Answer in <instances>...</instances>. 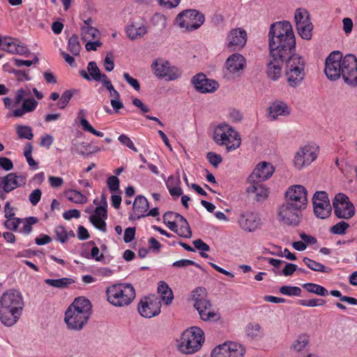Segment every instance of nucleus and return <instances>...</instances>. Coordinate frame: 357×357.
Segmentation results:
<instances>
[{
    "label": "nucleus",
    "mask_w": 357,
    "mask_h": 357,
    "mask_svg": "<svg viewBox=\"0 0 357 357\" xmlns=\"http://www.w3.org/2000/svg\"><path fill=\"white\" fill-rule=\"evenodd\" d=\"M268 37L270 54L267 75L271 79L278 80L281 76L284 63L290 56L291 50L296 48V38L292 26L288 21L272 24Z\"/></svg>",
    "instance_id": "f257e3e1"
},
{
    "label": "nucleus",
    "mask_w": 357,
    "mask_h": 357,
    "mask_svg": "<svg viewBox=\"0 0 357 357\" xmlns=\"http://www.w3.org/2000/svg\"><path fill=\"white\" fill-rule=\"evenodd\" d=\"M24 306L20 292L10 289L0 299V320L7 326L14 325L21 316Z\"/></svg>",
    "instance_id": "f03ea898"
},
{
    "label": "nucleus",
    "mask_w": 357,
    "mask_h": 357,
    "mask_svg": "<svg viewBox=\"0 0 357 357\" xmlns=\"http://www.w3.org/2000/svg\"><path fill=\"white\" fill-rule=\"evenodd\" d=\"M91 313L90 301L84 297H78L67 308L64 320L68 328L80 331L87 324Z\"/></svg>",
    "instance_id": "7ed1b4c3"
},
{
    "label": "nucleus",
    "mask_w": 357,
    "mask_h": 357,
    "mask_svg": "<svg viewBox=\"0 0 357 357\" xmlns=\"http://www.w3.org/2000/svg\"><path fill=\"white\" fill-rule=\"evenodd\" d=\"M107 301L115 307L129 305L135 298V289L130 284L119 283L108 287L106 289Z\"/></svg>",
    "instance_id": "20e7f679"
},
{
    "label": "nucleus",
    "mask_w": 357,
    "mask_h": 357,
    "mask_svg": "<svg viewBox=\"0 0 357 357\" xmlns=\"http://www.w3.org/2000/svg\"><path fill=\"white\" fill-rule=\"evenodd\" d=\"M295 49L291 50L290 56L287 58L285 76L288 84L293 88L300 86L305 77V61L298 54Z\"/></svg>",
    "instance_id": "39448f33"
},
{
    "label": "nucleus",
    "mask_w": 357,
    "mask_h": 357,
    "mask_svg": "<svg viewBox=\"0 0 357 357\" xmlns=\"http://www.w3.org/2000/svg\"><path fill=\"white\" fill-rule=\"evenodd\" d=\"M213 138L218 145L225 146L227 152L237 149L241 144L238 132L227 123H221L215 128Z\"/></svg>",
    "instance_id": "423d86ee"
},
{
    "label": "nucleus",
    "mask_w": 357,
    "mask_h": 357,
    "mask_svg": "<svg viewBox=\"0 0 357 357\" xmlns=\"http://www.w3.org/2000/svg\"><path fill=\"white\" fill-rule=\"evenodd\" d=\"M204 339V331L200 328L190 327L182 333L178 349L183 354H194L201 348Z\"/></svg>",
    "instance_id": "0eeeda50"
},
{
    "label": "nucleus",
    "mask_w": 357,
    "mask_h": 357,
    "mask_svg": "<svg viewBox=\"0 0 357 357\" xmlns=\"http://www.w3.org/2000/svg\"><path fill=\"white\" fill-rule=\"evenodd\" d=\"M205 20L204 15L196 10H186L179 13L176 24L185 31H192L199 29Z\"/></svg>",
    "instance_id": "6e6552de"
},
{
    "label": "nucleus",
    "mask_w": 357,
    "mask_h": 357,
    "mask_svg": "<svg viewBox=\"0 0 357 357\" xmlns=\"http://www.w3.org/2000/svg\"><path fill=\"white\" fill-rule=\"evenodd\" d=\"M319 147L314 144H306L295 153L293 164L298 169H303L314 161L318 155Z\"/></svg>",
    "instance_id": "1a4fd4ad"
},
{
    "label": "nucleus",
    "mask_w": 357,
    "mask_h": 357,
    "mask_svg": "<svg viewBox=\"0 0 357 357\" xmlns=\"http://www.w3.org/2000/svg\"><path fill=\"white\" fill-rule=\"evenodd\" d=\"M285 202L296 208L304 210L307 205V191L301 185H295L288 188L285 193Z\"/></svg>",
    "instance_id": "9d476101"
},
{
    "label": "nucleus",
    "mask_w": 357,
    "mask_h": 357,
    "mask_svg": "<svg viewBox=\"0 0 357 357\" xmlns=\"http://www.w3.org/2000/svg\"><path fill=\"white\" fill-rule=\"evenodd\" d=\"M341 76L346 84L357 86V58L354 54L342 57Z\"/></svg>",
    "instance_id": "9b49d317"
},
{
    "label": "nucleus",
    "mask_w": 357,
    "mask_h": 357,
    "mask_svg": "<svg viewBox=\"0 0 357 357\" xmlns=\"http://www.w3.org/2000/svg\"><path fill=\"white\" fill-rule=\"evenodd\" d=\"M137 310L144 318L150 319L158 316L161 312L160 299L154 295L145 296L139 303Z\"/></svg>",
    "instance_id": "f8f14e48"
},
{
    "label": "nucleus",
    "mask_w": 357,
    "mask_h": 357,
    "mask_svg": "<svg viewBox=\"0 0 357 357\" xmlns=\"http://www.w3.org/2000/svg\"><path fill=\"white\" fill-rule=\"evenodd\" d=\"M151 68L156 77L160 79H165L167 81L177 79L182 75V72L178 68L172 66L167 61H155L151 64Z\"/></svg>",
    "instance_id": "ddd939ff"
},
{
    "label": "nucleus",
    "mask_w": 357,
    "mask_h": 357,
    "mask_svg": "<svg viewBox=\"0 0 357 357\" xmlns=\"http://www.w3.org/2000/svg\"><path fill=\"white\" fill-rule=\"evenodd\" d=\"M294 19L299 36L303 39L310 40L312 37L313 26L308 11L304 8L296 9Z\"/></svg>",
    "instance_id": "4468645a"
},
{
    "label": "nucleus",
    "mask_w": 357,
    "mask_h": 357,
    "mask_svg": "<svg viewBox=\"0 0 357 357\" xmlns=\"http://www.w3.org/2000/svg\"><path fill=\"white\" fill-rule=\"evenodd\" d=\"M245 348L236 342H227L215 347L211 352V357H243Z\"/></svg>",
    "instance_id": "2eb2a0df"
},
{
    "label": "nucleus",
    "mask_w": 357,
    "mask_h": 357,
    "mask_svg": "<svg viewBox=\"0 0 357 357\" xmlns=\"http://www.w3.org/2000/svg\"><path fill=\"white\" fill-rule=\"evenodd\" d=\"M342 57L340 51H333L326 58L324 72L329 79L336 80L341 77Z\"/></svg>",
    "instance_id": "dca6fc26"
},
{
    "label": "nucleus",
    "mask_w": 357,
    "mask_h": 357,
    "mask_svg": "<svg viewBox=\"0 0 357 357\" xmlns=\"http://www.w3.org/2000/svg\"><path fill=\"white\" fill-rule=\"evenodd\" d=\"M333 205L335 214L339 218L349 219L355 214L353 204L344 194H337L333 201Z\"/></svg>",
    "instance_id": "f3484780"
},
{
    "label": "nucleus",
    "mask_w": 357,
    "mask_h": 357,
    "mask_svg": "<svg viewBox=\"0 0 357 357\" xmlns=\"http://www.w3.org/2000/svg\"><path fill=\"white\" fill-rule=\"evenodd\" d=\"M312 202L314 213L317 218L324 219L331 215L332 208L326 192H317L313 196Z\"/></svg>",
    "instance_id": "a211bd4d"
},
{
    "label": "nucleus",
    "mask_w": 357,
    "mask_h": 357,
    "mask_svg": "<svg viewBox=\"0 0 357 357\" xmlns=\"http://www.w3.org/2000/svg\"><path fill=\"white\" fill-rule=\"evenodd\" d=\"M301 211L302 210L285 202L278 209V219L285 225L297 226L300 222Z\"/></svg>",
    "instance_id": "6ab92c4d"
},
{
    "label": "nucleus",
    "mask_w": 357,
    "mask_h": 357,
    "mask_svg": "<svg viewBox=\"0 0 357 357\" xmlns=\"http://www.w3.org/2000/svg\"><path fill=\"white\" fill-rule=\"evenodd\" d=\"M248 34L243 28L232 29L227 36V46L232 51L241 50L246 44Z\"/></svg>",
    "instance_id": "aec40b11"
},
{
    "label": "nucleus",
    "mask_w": 357,
    "mask_h": 357,
    "mask_svg": "<svg viewBox=\"0 0 357 357\" xmlns=\"http://www.w3.org/2000/svg\"><path fill=\"white\" fill-rule=\"evenodd\" d=\"M191 83L197 91L202 93H213L215 91L219 86L216 81L208 79L203 73H198L193 76L191 79Z\"/></svg>",
    "instance_id": "412c9836"
},
{
    "label": "nucleus",
    "mask_w": 357,
    "mask_h": 357,
    "mask_svg": "<svg viewBox=\"0 0 357 357\" xmlns=\"http://www.w3.org/2000/svg\"><path fill=\"white\" fill-rule=\"evenodd\" d=\"M238 222L242 229L252 232L259 227L261 220L258 214L246 211L240 215Z\"/></svg>",
    "instance_id": "4be33fe9"
},
{
    "label": "nucleus",
    "mask_w": 357,
    "mask_h": 357,
    "mask_svg": "<svg viewBox=\"0 0 357 357\" xmlns=\"http://www.w3.org/2000/svg\"><path fill=\"white\" fill-rule=\"evenodd\" d=\"M26 183V176L17 175L15 173H9L1 178L2 189L6 193H9L17 188L24 186Z\"/></svg>",
    "instance_id": "5701e85b"
},
{
    "label": "nucleus",
    "mask_w": 357,
    "mask_h": 357,
    "mask_svg": "<svg viewBox=\"0 0 357 357\" xmlns=\"http://www.w3.org/2000/svg\"><path fill=\"white\" fill-rule=\"evenodd\" d=\"M275 171L274 167L269 162L259 163L248 178V181H264L269 178Z\"/></svg>",
    "instance_id": "b1692460"
},
{
    "label": "nucleus",
    "mask_w": 357,
    "mask_h": 357,
    "mask_svg": "<svg viewBox=\"0 0 357 357\" xmlns=\"http://www.w3.org/2000/svg\"><path fill=\"white\" fill-rule=\"evenodd\" d=\"M173 216H174V220L177 221L180 226L178 229L177 228L176 234L178 236L184 238L191 237L192 231L190 227L188 221L183 215L177 213L167 212L165 213L163 219H172Z\"/></svg>",
    "instance_id": "393cba45"
},
{
    "label": "nucleus",
    "mask_w": 357,
    "mask_h": 357,
    "mask_svg": "<svg viewBox=\"0 0 357 357\" xmlns=\"http://www.w3.org/2000/svg\"><path fill=\"white\" fill-rule=\"evenodd\" d=\"M195 309L198 311L200 318L203 321H209L215 319L218 315L211 310V304L205 298H196L194 303Z\"/></svg>",
    "instance_id": "a878e982"
},
{
    "label": "nucleus",
    "mask_w": 357,
    "mask_h": 357,
    "mask_svg": "<svg viewBox=\"0 0 357 357\" xmlns=\"http://www.w3.org/2000/svg\"><path fill=\"white\" fill-rule=\"evenodd\" d=\"M245 64V59L238 53H234L229 56L225 63L227 70L234 75L238 74Z\"/></svg>",
    "instance_id": "bb28decb"
},
{
    "label": "nucleus",
    "mask_w": 357,
    "mask_h": 357,
    "mask_svg": "<svg viewBox=\"0 0 357 357\" xmlns=\"http://www.w3.org/2000/svg\"><path fill=\"white\" fill-rule=\"evenodd\" d=\"M250 185L248 187L247 191L248 193H254L256 195V200L257 202L266 199L268 195V190L261 181H248Z\"/></svg>",
    "instance_id": "cd10ccee"
},
{
    "label": "nucleus",
    "mask_w": 357,
    "mask_h": 357,
    "mask_svg": "<svg viewBox=\"0 0 357 357\" xmlns=\"http://www.w3.org/2000/svg\"><path fill=\"white\" fill-rule=\"evenodd\" d=\"M38 103L33 98H25L20 108L15 109L13 112V116L16 118L22 116L25 113L33 112Z\"/></svg>",
    "instance_id": "c85d7f7f"
},
{
    "label": "nucleus",
    "mask_w": 357,
    "mask_h": 357,
    "mask_svg": "<svg viewBox=\"0 0 357 357\" xmlns=\"http://www.w3.org/2000/svg\"><path fill=\"white\" fill-rule=\"evenodd\" d=\"M149 207V202L146 197L142 195H137L135 197L133 203V211L137 219L146 216Z\"/></svg>",
    "instance_id": "c756f323"
},
{
    "label": "nucleus",
    "mask_w": 357,
    "mask_h": 357,
    "mask_svg": "<svg viewBox=\"0 0 357 357\" xmlns=\"http://www.w3.org/2000/svg\"><path fill=\"white\" fill-rule=\"evenodd\" d=\"M268 118L273 121L275 120L278 116H286L289 114L287 105L281 101L274 102L268 108Z\"/></svg>",
    "instance_id": "7c9ffc66"
},
{
    "label": "nucleus",
    "mask_w": 357,
    "mask_h": 357,
    "mask_svg": "<svg viewBox=\"0 0 357 357\" xmlns=\"http://www.w3.org/2000/svg\"><path fill=\"white\" fill-rule=\"evenodd\" d=\"M310 338L307 334H301L292 342L290 349L291 351L302 353L308 351Z\"/></svg>",
    "instance_id": "2f4dec72"
},
{
    "label": "nucleus",
    "mask_w": 357,
    "mask_h": 357,
    "mask_svg": "<svg viewBox=\"0 0 357 357\" xmlns=\"http://www.w3.org/2000/svg\"><path fill=\"white\" fill-rule=\"evenodd\" d=\"M89 74L85 70H80L79 75L85 79L91 81V79L97 80L100 77V71L95 61H90L87 66Z\"/></svg>",
    "instance_id": "473e14b6"
},
{
    "label": "nucleus",
    "mask_w": 357,
    "mask_h": 357,
    "mask_svg": "<svg viewBox=\"0 0 357 357\" xmlns=\"http://www.w3.org/2000/svg\"><path fill=\"white\" fill-rule=\"evenodd\" d=\"M45 282L51 287L59 289H64L75 283V280L70 278H62L59 279H46L45 280Z\"/></svg>",
    "instance_id": "72a5a7b5"
},
{
    "label": "nucleus",
    "mask_w": 357,
    "mask_h": 357,
    "mask_svg": "<svg viewBox=\"0 0 357 357\" xmlns=\"http://www.w3.org/2000/svg\"><path fill=\"white\" fill-rule=\"evenodd\" d=\"M100 36L99 30L92 26H82L81 28V37L84 41L100 38Z\"/></svg>",
    "instance_id": "f704fd0d"
},
{
    "label": "nucleus",
    "mask_w": 357,
    "mask_h": 357,
    "mask_svg": "<svg viewBox=\"0 0 357 357\" xmlns=\"http://www.w3.org/2000/svg\"><path fill=\"white\" fill-rule=\"evenodd\" d=\"M245 333L252 340L261 337L264 335L263 330L258 323H250L245 328Z\"/></svg>",
    "instance_id": "c9c22d12"
},
{
    "label": "nucleus",
    "mask_w": 357,
    "mask_h": 357,
    "mask_svg": "<svg viewBox=\"0 0 357 357\" xmlns=\"http://www.w3.org/2000/svg\"><path fill=\"white\" fill-rule=\"evenodd\" d=\"M65 195L68 199L75 204H85L87 202V197L80 192L75 190H68L65 192Z\"/></svg>",
    "instance_id": "e433bc0d"
},
{
    "label": "nucleus",
    "mask_w": 357,
    "mask_h": 357,
    "mask_svg": "<svg viewBox=\"0 0 357 357\" xmlns=\"http://www.w3.org/2000/svg\"><path fill=\"white\" fill-rule=\"evenodd\" d=\"M303 261L310 269L314 271L329 273L331 270V268L326 267L324 264L306 257L303 258Z\"/></svg>",
    "instance_id": "4c0bfd02"
},
{
    "label": "nucleus",
    "mask_w": 357,
    "mask_h": 357,
    "mask_svg": "<svg viewBox=\"0 0 357 357\" xmlns=\"http://www.w3.org/2000/svg\"><path fill=\"white\" fill-rule=\"evenodd\" d=\"M126 33L131 40H135L142 38L146 33V28L144 26L137 27L131 25L127 28Z\"/></svg>",
    "instance_id": "58836bf2"
},
{
    "label": "nucleus",
    "mask_w": 357,
    "mask_h": 357,
    "mask_svg": "<svg viewBox=\"0 0 357 357\" xmlns=\"http://www.w3.org/2000/svg\"><path fill=\"white\" fill-rule=\"evenodd\" d=\"M302 287L307 291L319 296H326L328 294V291L325 287L315 283H305Z\"/></svg>",
    "instance_id": "ea45409f"
},
{
    "label": "nucleus",
    "mask_w": 357,
    "mask_h": 357,
    "mask_svg": "<svg viewBox=\"0 0 357 357\" xmlns=\"http://www.w3.org/2000/svg\"><path fill=\"white\" fill-rule=\"evenodd\" d=\"M16 133L20 139L31 140L33 138V130L29 126L17 125Z\"/></svg>",
    "instance_id": "a19ab883"
},
{
    "label": "nucleus",
    "mask_w": 357,
    "mask_h": 357,
    "mask_svg": "<svg viewBox=\"0 0 357 357\" xmlns=\"http://www.w3.org/2000/svg\"><path fill=\"white\" fill-rule=\"evenodd\" d=\"M68 49L73 55L77 56L79 54L81 45L77 35L74 34L69 38Z\"/></svg>",
    "instance_id": "79ce46f5"
},
{
    "label": "nucleus",
    "mask_w": 357,
    "mask_h": 357,
    "mask_svg": "<svg viewBox=\"0 0 357 357\" xmlns=\"http://www.w3.org/2000/svg\"><path fill=\"white\" fill-rule=\"evenodd\" d=\"M280 292L289 296H300L301 295V289L298 287L284 285L280 288Z\"/></svg>",
    "instance_id": "37998d69"
},
{
    "label": "nucleus",
    "mask_w": 357,
    "mask_h": 357,
    "mask_svg": "<svg viewBox=\"0 0 357 357\" xmlns=\"http://www.w3.org/2000/svg\"><path fill=\"white\" fill-rule=\"evenodd\" d=\"M101 204L96 208L93 215H97L98 217L102 218L103 219H107V203L106 198L102 196L101 199Z\"/></svg>",
    "instance_id": "c03bdc74"
},
{
    "label": "nucleus",
    "mask_w": 357,
    "mask_h": 357,
    "mask_svg": "<svg viewBox=\"0 0 357 357\" xmlns=\"http://www.w3.org/2000/svg\"><path fill=\"white\" fill-rule=\"evenodd\" d=\"M105 220L106 219L98 217L97 215H91L89 217V220L93 224V225L103 232H106L107 231Z\"/></svg>",
    "instance_id": "a18cd8bd"
},
{
    "label": "nucleus",
    "mask_w": 357,
    "mask_h": 357,
    "mask_svg": "<svg viewBox=\"0 0 357 357\" xmlns=\"http://www.w3.org/2000/svg\"><path fill=\"white\" fill-rule=\"evenodd\" d=\"M349 227V225L344 222L341 221L331 228V231L334 234L342 235L345 234L346 230Z\"/></svg>",
    "instance_id": "49530a36"
},
{
    "label": "nucleus",
    "mask_w": 357,
    "mask_h": 357,
    "mask_svg": "<svg viewBox=\"0 0 357 357\" xmlns=\"http://www.w3.org/2000/svg\"><path fill=\"white\" fill-rule=\"evenodd\" d=\"M298 303L305 307H316L324 305L326 303V301L323 299L312 298L309 300H298Z\"/></svg>",
    "instance_id": "de8ad7c7"
},
{
    "label": "nucleus",
    "mask_w": 357,
    "mask_h": 357,
    "mask_svg": "<svg viewBox=\"0 0 357 357\" xmlns=\"http://www.w3.org/2000/svg\"><path fill=\"white\" fill-rule=\"evenodd\" d=\"M38 221L36 217H29L22 220L24 225L22 229V231L26 234H29L32 231V225L37 223Z\"/></svg>",
    "instance_id": "09e8293b"
},
{
    "label": "nucleus",
    "mask_w": 357,
    "mask_h": 357,
    "mask_svg": "<svg viewBox=\"0 0 357 357\" xmlns=\"http://www.w3.org/2000/svg\"><path fill=\"white\" fill-rule=\"evenodd\" d=\"M54 232L57 237V240L62 243H65L68 241V231L63 226L59 225L54 228Z\"/></svg>",
    "instance_id": "8fccbe9b"
},
{
    "label": "nucleus",
    "mask_w": 357,
    "mask_h": 357,
    "mask_svg": "<svg viewBox=\"0 0 357 357\" xmlns=\"http://www.w3.org/2000/svg\"><path fill=\"white\" fill-rule=\"evenodd\" d=\"M73 93L71 91L67 90L63 93L58 102L60 109H64L72 98Z\"/></svg>",
    "instance_id": "3c124183"
},
{
    "label": "nucleus",
    "mask_w": 357,
    "mask_h": 357,
    "mask_svg": "<svg viewBox=\"0 0 357 357\" xmlns=\"http://www.w3.org/2000/svg\"><path fill=\"white\" fill-rule=\"evenodd\" d=\"M7 220L4 222L6 229L15 231L22 220L19 218H6Z\"/></svg>",
    "instance_id": "603ef678"
},
{
    "label": "nucleus",
    "mask_w": 357,
    "mask_h": 357,
    "mask_svg": "<svg viewBox=\"0 0 357 357\" xmlns=\"http://www.w3.org/2000/svg\"><path fill=\"white\" fill-rule=\"evenodd\" d=\"M17 46V41L13 39H9V40L5 39L2 45V50L9 53L15 54Z\"/></svg>",
    "instance_id": "864d4df0"
},
{
    "label": "nucleus",
    "mask_w": 357,
    "mask_h": 357,
    "mask_svg": "<svg viewBox=\"0 0 357 357\" xmlns=\"http://www.w3.org/2000/svg\"><path fill=\"white\" fill-rule=\"evenodd\" d=\"M206 158L208 162L215 167H218V165L222 162L221 155L214 152H208L206 154Z\"/></svg>",
    "instance_id": "5fc2aeb1"
},
{
    "label": "nucleus",
    "mask_w": 357,
    "mask_h": 357,
    "mask_svg": "<svg viewBox=\"0 0 357 357\" xmlns=\"http://www.w3.org/2000/svg\"><path fill=\"white\" fill-rule=\"evenodd\" d=\"M107 184L111 192H115L119 189L120 181L118 177L110 176L107 178Z\"/></svg>",
    "instance_id": "6e6d98bb"
},
{
    "label": "nucleus",
    "mask_w": 357,
    "mask_h": 357,
    "mask_svg": "<svg viewBox=\"0 0 357 357\" xmlns=\"http://www.w3.org/2000/svg\"><path fill=\"white\" fill-rule=\"evenodd\" d=\"M123 76L126 82L132 86L135 90L137 91L140 90V84L137 79L131 77L128 73H123Z\"/></svg>",
    "instance_id": "4d7b16f0"
},
{
    "label": "nucleus",
    "mask_w": 357,
    "mask_h": 357,
    "mask_svg": "<svg viewBox=\"0 0 357 357\" xmlns=\"http://www.w3.org/2000/svg\"><path fill=\"white\" fill-rule=\"evenodd\" d=\"M119 141L123 145L126 146L128 148L134 151H137V148L135 147L132 141L126 135H121L119 138Z\"/></svg>",
    "instance_id": "13d9d810"
},
{
    "label": "nucleus",
    "mask_w": 357,
    "mask_h": 357,
    "mask_svg": "<svg viewBox=\"0 0 357 357\" xmlns=\"http://www.w3.org/2000/svg\"><path fill=\"white\" fill-rule=\"evenodd\" d=\"M41 196V190L40 189H35L29 195V200L33 206H36L40 202Z\"/></svg>",
    "instance_id": "bf43d9fd"
},
{
    "label": "nucleus",
    "mask_w": 357,
    "mask_h": 357,
    "mask_svg": "<svg viewBox=\"0 0 357 357\" xmlns=\"http://www.w3.org/2000/svg\"><path fill=\"white\" fill-rule=\"evenodd\" d=\"M135 227H128L124 231L123 234V241L125 243H128L131 242L135 236Z\"/></svg>",
    "instance_id": "052dcab7"
},
{
    "label": "nucleus",
    "mask_w": 357,
    "mask_h": 357,
    "mask_svg": "<svg viewBox=\"0 0 357 357\" xmlns=\"http://www.w3.org/2000/svg\"><path fill=\"white\" fill-rule=\"evenodd\" d=\"M92 40H89L86 41L85 48L87 51H95L102 45L99 38H96L94 41Z\"/></svg>",
    "instance_id": "680f3d73"
},
{
    "label": "nucleus",
    "mask_w": 357,
    "mask_h": 357,
    "mask_svg": "<svg viewBox=\"0 0 357 357\" xmlns=\"http://www.w3.org/2000/svg\"><path fill=\"white\" fill-rule=\"evenodd\" d=\"M104 67H105V69L107 72L112 71L114 68V63L113 61V55L111 52L107 53L105 56V59L104 61Z\"/></svg>",
    "instance_id": "e2e57ef3"
},
{
    "label": "nucleus",
    "mask_w": 357,
    "mask_h": 357,
    "mask_svg": "<svg viewBox=\"0 0 357 357\" xmlns=\"http://www.w3.org/2000/svg\"><path fill=\"white\" fill-rule=\"evenodd\" d=\"M196 266L199 267V266L194 261L190 259H180L176 261L173 263L172 266L177 268L186 267L188 266Z\"/></svg>",
    "instance_id": "0e129e2a"
},
{
    "label": "nucleus",
    "mask_w": 357,
    "mask_h": 357,
    "mask_svg": "<svg viewBox=\"0 0 357 357\" xmlns=\"http://www.w3.org/2000/svg\"><path fill=\"white\" fill-rule=\"evenodd\" d=\"M181 181L179 177H175L174 176H169L165 182V185L168 190L172 188L180 185Z\"/></svg>",
    "instance_id": "69168bd1"
},
{
    "label": "nucleus",
    "mask_w": 357,
    "mask_h": 357,
    "mask_svg": "<svg viewBox=\"0 0 357 357\" xmlns=\"http://www.w3.org/2000/svg\"><path fill=\"white\" fill-rule=\"evenodd\" d=\"M48 180L50 186L54 188H60L63 184V179L61 177L50 176Z\"/></svg>",
    "instance_id": "338daca9"
},
{
    "label": "nucleus",
    "mask_w": 357,
    "mask_h": 357,
    "mask_svg": "<svg viewBox=\"0 0 357 357\" xmlns=\"http://www.w3.org/2000/svg\"><path fill=\"white\" fill-rule=\"evenodd\" d=\"M12 73L14 74L15 78L20 82H23L24 80L29 81L31 79L29 75L25 71L14 69Z\"/></svg>",
    "instance_id": "774afa93"
}]
</instances>
